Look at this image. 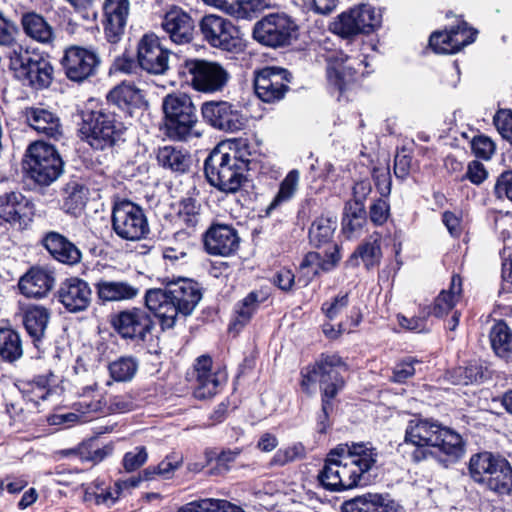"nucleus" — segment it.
Listing matches in <instances>:
<instances>
[{"label": "nucleus", "instance_id": "obj_1", "mask_svg": "<svg viewBox=\"0 0 512 512\" xmlns=\"http://www.w3.org/2000/svg\"><path fill=\"white\" fill-rule=\"evenodd\" d=\"M378 452L369 442L339 444L327 454L317 479L331 492L353 489L377 463Z\"/></svg>", "mask_w": 512, "mask_h": 512}, {"label": "nucleus", "instance_id": "obj_2", "mask_svg": "<svg viewBox=\"0 0 512 512\" xmlns=\"http://www.w3.org/2000/svg\"><path fill=\"white\" fill-rule=\"evenodd\" d=\"M202 298L198 283L181 279L169 283L164 289H151L145 294L146 307L159 319L163 329L175 325L179 315L192 314Z\"/></svg>", "mask_w": 512, "mask_h": 512}, {"label": "nucleus", "instance_id": "obj_3", "mask_svg": "<svg viewBox=\"0 0 512 512\" xmlns=\"http://www.w3.org/2000/svg\"><path fill=\"white\" fill-rule=\"evenodd\" d=\"M409 445L436 447L451 460H457L465 451L460 434L442 426L437 421L420 418L408 422L403 446L408 447Z\"/></svg>", "mask_w": 512, "mask_h": 512}, {"label": "nucleus", "instance_id": "obj_4", "mask_svg": "<svg viewBox=\"0 0 512 512\" xmlns=\"http://www.w3.org/2000/svg\"><path fill=\"white\" fill-rule=\"evenodd\" d=\"M346 371L345 363L336 354H322L313 366H308L301 371V388L306 393H310L311 385L319 381L325 417L327 410L330 409V400L344 387L342 373Z\"/></svg>", "mask_w": 512, "mask_h": 512}, {"label": "nucleus", "instance_id": "obj_5", "mask_svg": "<svg viewBox=\"0 0 512 512\" xmlns=\"http://www.w3.org/2000/svg\"><path fill=\"white\" fill-rule=\"evenodd\" d=\"M245 164L235 153L224 152L222 147L214 148L204 162L207 181L225 193L237 192L245 177Z\"/></svg>", "mask_w": 512, "mask_h": 512}, {"label": "nucleus", "instance_id": "obj_6", "mask_svg": "<svg viewBox=\"0 0 512 512\" xmlns=\"http://www.w3.org/2000/svg\"><path fill=\"white\" fill-rule=\"evenodd\" d=\"M469 473L475 482L484 484L489 490L505 495L512 492V468L501 455L481 452L469 461Z\"/></svg>", "mask_w": 512, "mask_h": 512}, {"label": "nucleus", "instance_id": "obj_7", "mask_svg": "<svg viewBox=\"0 0 512 512\" xmlns=\"http://www.w3.org/2000/svg\"><path fill=\"white\" fill-rule=\"evenodd\" d=\"M165 128L172 140L186 141L201 134L195 130L198 122L196 108L186 94H169L163 100Z\"/></svg>", "mask_w": 512, "mask_h": 512}, {"label": "nucleus", "instance_id": "obj_8", "mask_svg": "<svg viewBox=\"0 0 512 512\" xmlns=\"http://www.w3.org/2000/svg\"><path fill=\"white\" fill-rule=\"evenodd\" d=\"M317 60L326 63L328 83L339 91L346 89L356 79L363 61L347 56L329 38L322 40L316 49Z\"/></svg>", "mask_w": 512, "mask_h": 512}, {"label": "nucleus", "instance_id": "obj_9", "mask_svg": "<svg viewBox=\"0 0 512 512\" xmlns=\"http://www.w3.org/2000/svg\"><path fill=\"white\" fill-rule=\"evenodd\" d=\"M183 82L203 93L221 92L229 82V72L218 62L188 59L179 68Z\"/></svg>", "mask_w": 512, "mask_h": 512}, {"label": "nucleus", "instance_id": "obj_10", "mask_svg": "<svg viewBox=\"0 0 512 512\" xmlns=\"http://www.w3.org/2000/svg\"><path fill=\"white\" fill-rule=\"evenodd\" d=\"M64 162L54 146L42 141L29 145L24 161L27 176L41 186H48L63 173Z\"/></svg>", "mask_w": 512, "mask_h": 512}, {"label": "nucleus", "instance_id": "obj_11", "mask_svg": "<svg viewBox=\"0 0 512 512\" xmlns=\"http://www.w3.org/2000/svg\"><path fill=\"white\" fill-rule=\"evenodd\" d=\"M9 67L20 81L34 89L47 88L53 79L51 63L40 55H31L22 46L10 51Z\"/></svg>", "mask_w": 512, "mask_h": 512}, {"label": "nucleus", "instance_id": "obj_12", "mask_svg": "<svg viewBox=\"0 0 512 512\" xmlns=\"http://www.w3.org/2000/svg\"><path fill=\"white\" fill-rule=\"evenodd\" d=\"M253 37L268 47L288 46L297 37V25L285 13H271L255 24Z\"/></svg>", "mask_w": 512, "mask_h": 512}, {"label": "nucleus", "instance_id": "obj_13", "mask_svg": "<svg viewBox=\"0 0 512 512\" xmlns=\"http://www.w3.org/2000/svg\"><path fill=\"white\" fill-rule=\"evenodd\" d=\"M193 395L205 400L220 392L227 381V373L219 366H214L209 355H201L193 364L191 375Z\"/></svg>", "mask_w": 512, "mask_h": 512}, {"label": "nucleus", "instance_id": "obj_14", "mask_svg": "<svg viewBox=\"0 0 512 512\" xmlns=\"http://www.w3.org/2000/svg\"><path fill=\"white\" fill-rule=\"evenodd\" d=\"M199 26L203 38L211 46L228 52L242 50L240 32L230 20L210 14L202 18Z\"/></svg>", "mask_w": 512, "mask_h": 512}, {"label": "nucleus", "instance_id": "obj_15", "mask_svg": "<svg viewBox=\"0 0 512 512\" xmlns=\"http://www.w3.org/2000/svg\"><path fill=\"white\" fill-rule=\"evenodd\" d=\"M79 133L91 147L102 150L116 141L117 131L108 115L89 111L82 115Z\"/></svg>", "mask_w": 512, "mask_h": 512}, {"label": "nucleus", "instance_id": "obj_16", "mask_svg": "<svg viewBox=\"0 0 512 512\" xmlns=\"http://www.w3.org/2000/svg\"><path fill=\"white\" fill-rule=\"evenodd\" d=\"M100 63V56L95 50L76 45L66 48L61 59L65 75L74 82H82L95 75Z\"/></svg>", "mask_w": 512, "mask_h": 512}, {"label": "nucleus", "instance_id": "obj_17", "mask_svg": "<svg viewBox=\"0 0 512 512\" xmlns=\"http://www.w3.org/2000/svg\"><path fill=\"white\" fill-rule=\"evenodd\" d=\"M203 119L212 127L237 132L245 127L246 121L241 112L227 101H208L201 107Z\"/></svg>", "mask_w": 512, "mask_h": 512}, {"label": "nucleus", "instance_id": "obj_18", "mask_svg": "<svg viewBox=\"0 0 512 512\" xmlns=\"http://www.w3.org/2000/svg\"><path fill=\"white\" fill-rule=\"evenodd\" d=\"M170 51L164 48L157 35L145 34L138 43L137 60L151 74H164L169 68Z\"/></svg>", "mask_w": 512, "mask_h": 512}, {"label": "nucleus", "instance_id": "obj_19", "mask_svg": "<svg viewBox=\"0 0 512 512\" xmlns=\"http://www.w3.org/2000/svg\"><path fill=\"white\" fill-rule=\"evenodd\" d=\"M289 72L279 67H266L255 77V93L263 102L281 100L288 90Z\"/></svg>", "mask_w": 512, "mask_h": 512}, {"label": "nucleus", "instance_id": "obj_20", "mask_svg": "<svg viewBox=\"0 0 512 512\" xmlns=\"http://www.w3.org/2000/svg\"><path fill=\"white\" fill-rule=\"evenodd\" d=\"M240 237L235 228L226 224H214L204 234V247L208 254L227 257L239 248Z\"/></svg>", "mask_w": 512, "mask_h": 512}, {"label": "nucleus", "instance_id": "obj_21", "mask_svg": "<svg viewBox=\"0 0 512 512\" xmlns=\"http://www.w3.org/2000/svg\"><path fill=\"white\" fill-rule=\"evenodd\" d=\"M34 216V204L19 192L0 196V219L11 225L26 226Z\"/></svg>", "mask_w": 512, "mask_h": 512}, {"label": "nucleus", "instance_id": "obj_22", "mask_svg": "<svg viewBox=\"0 0 512 512\" xmlns=\"http://www.w3.org/2000/svg\"><path fill=\"white\" fill-rule=\"evenodd\" d=\"M91 294L86 281L72 277L61 283L57 297L69 312L76 313L87 309L91 302Z\"/></svg>", "mask_w": 512, "mask_h": 512}, {"label": "nucleus", "instance_id": "obj_23", "mask_svg": "<svg viewBox=\"0 0 512 512\" xmlns=\"http://www.w3.org/2000/svg\"><path fill=\"white\" fill-rule=\"evenodd\" d=\"M105 35L109 43H118L125 34L128 0H105Z\"/></svg>", "mask_w": 512, "mask_h": 512}, {"label": "nucleus", "instance_id": "obj_24", "mask_svg": "<svg viewBox=\"0 0 512 512\" xmlns=\"http://www.w3.org/2000/svg\"><path fill=\"white\" fill-rule=\"evenodd\" d=\"M399 506L388 495L365 493L345 501L342 512H398Z\"/></svg>", "mask_w": 512, "mask_h": 512}, {"label": "nucleus", "instance_id": "obj_25", "mask_svg": "<svg viewBox=\"0 0 512 512\" xmlns=\"http://www.w3.org/2000/svg\"><path fill=\"white\" fill-rule=\"evenodd\" d=\"M54 284L53 272L41 267H32L20 278L18 285L21 293L26 297L42 298L51 291Z\"/></svg>", "mask_w": 512, "mask_h": 512}, {"label": "nucleus", "instance_id": "obj_26", "mask_svg": "<svg viewBox=\"0 0 512 512\" xmlns=\"http://www.w3.org/2000/svg\"><path fill=\"white\" fill-rule=\"evenodd\" d=\"M161 26L171 41L176 44H185L192 40L194 22L187 13L180 9L175 8L167 12Z\"/></svg>", "mask_w": 512, "mask_h": 512}, {"label": "nucleus", "instance_id": "obj_27", "mask_svg": "<svg viewBox=\"0 0 512 512\" xmlns=\"http://www.w3.org/2000/svg\"><path fill=\"white\" fill-rule=\"evenodd\" d=\"M22 113L27 124L38 133L53 139L62 135L60 119L51 111L41 107H27Z\"/></svg>", "mask_w": 512, "mask_h": 512}, {"label": "nucleus", "instance_id": "obj_28", "mask_svg": "<svg viewBox=\"0 0 512 512\" xmlns=\"http://www.w3.org/2000/svg\"><path fill=\"white\" fill-rule=\"evenodd\" d=\"M43 245L56 260L62 263L75 264L80 261L79 249L57 232L47 233L43 239Z\"/></svg>", "mask_w": 512, "mask_h": 512}, {"label": "nucleus", "instance_id": "obj_29", "mask_svg": "<svg viewBox=\"0 0 512 512\" xmlns=\"http://www.w3.org/2000/svg\"><path fill=\"white\" fill-rule=\"evenodd\" d=\"M50 317L49 309L40 305L29 306L23 312L24 327L36 347L45 335Z\"/></svg>", "mask_w": 512, "mask_h": 512}, {"label": "nucleus", "instance_id": "obj_30", "mask_svg": "<svg viewBox=\"0 0 512 512\" xmlns=\"http://www.w3.org/2000/svg\"><path fill=\"white\" fill-rule=\"evenodd\" d=\"M157 162L172 173L184 174L189 171L192 158L186 150L168 145L158 149Z\"/></svg>", "mask_w": 512, "mask_h": 512}, {"label": "nucleus", "instance_id": "obj_31", "mask_svg": "<svg viewBox=\"0 0 512 512\" xmlns=\"http://www.w3.org/2000/svg\"><path fill=\"white\" fill-rule=\"evenodd\" d=\"M21 24L24 32L31 39L41 44H52L55 39L51 25L40 14L30 12L22 16Z\"/></svg>", "mask_w": 512, "mask_h": 512}, {"label": "nucleus", "instance_id": "obj_32", "mask_svg": "<svg viewBox=\"0 0 512 512\" xmlns=\"http://www.w3.org/2000/svg\"><path fill=\"white\" fill-rule=\"evenodd\" d=\"M489 340L497 357L507 363L512 362V330L504 321H498L491 327Z\"/></svg>", "mask_w": 512, "mask_h": 512}, {"label": "nucleus", "instance_id": "obj_33", "mask_svg": "<svg viewBox=\"0 0 512 512\" xmlns=\"http://www.w3.org/2000/svg\"><path fill=\"white\" fill-rule=\"evenodd\" d=\"M341 260L340 249L337 244H333L332 250L326 251L322 256L319 252H308L303 258L300 268H311L313 275H318L320 272H329L336 268Z\"/></svg>", "mask_w": 512, "mask_h": 512}, {"label": "nucleus", "instance_id": "obj_34", "mask_svg": "<svg viewBox=\"0 0 512 512\" xmlns=\"http://www.w3.org/2000/svg\"><path fill=\"white\" fill-rule=\"evenodd\" d=\"M122 493L121 482L117 481L113 486H106L102 481H95L85 489V500H94L96 504L111 506Z\"/></svg>", "mask_w": 512, "mask_h": 512}, {"label": "nucleus", "instance_id": "obj_35", "mask_svg": "<svg viewBox=\"0 0 512 512\" xmlns=\"http://www.w3.org/2000/svg\"><path fill=\"white\" fill-rule=\"evenodd\" d=\"M336 228L337 221L335 218L324 216L316 218L309 228L310 243L318 248L331 243Z\"/></svg>", "mask_w": 512, "mask_h": 512}, {"label": "nucleus", "instance_id": "obj_36", "mask_svg": "<svg viewBox=\"0 0 512 512\" xmlns=\"http://www.w3.org/2000/svg\"><path fill=\"white\" fill-rule=\"evenodd\" d=\"M462 293V280L460 276H453L449 290H443L435 299L432 314L436 317L446 315L459 301Z\"/></svg>", "mask_w": 512, "mask_h": 512}, {"label": "nucleus", "instance_id": "obj_37", "mask_svg": "<svg viewBox=\"0 0 512 512\" xmlns=\"http://www.w3.org/2000/svg\"><path fill=\"white\" fill-rule=\"evenodd\" d=\"M86 200L87 190L82 184L75 181L66 184L62 208L67 214L79 216L85 207Z\"/></svg>", "mask_w": 512, "mask_h": 512}, {"label": "nucleus", "instance_id": "obj_38", "mask_svg": "<svg viewBox=\"0 0 512 512\" xmlns=\"http://www.w3.org/2000/svg\"><path fill=\"white\" fill-rule=\"evenodd\" d=\"M177 512H244V510L226 500L206 498L189 502Z\"/></svg>", "mask_w": 512, "mask_h": 512}, {"label": "nucleus", "instance_id": "obj_39", "mask_svg": "<svg viewBox=\"0 0 512 512\" xmlns=\"http://www.w3.org/2000/svg\"><path fill=\"white\" fill-rule=\"evenodd\" d=\"M366 222V210L363 203L347 202L342 218V231L348 237L359 231Z\"/></svg>", "mask_w": 512, "mask_h": 512}, {"label": "nucleus", "instance_id": "obj_40", "mask_svg": "<svg viewBox=\"0 0 512 512\" xmlns=\"http://www.w3.org/2000/svg\"><path fill=\"white\" fill-rule=\"evenodd\" d=\"M485 368L480 360H471L464 366L452 370L451 381L456 385H469L482 381Z\"/></svg>", "mask_w": 512, "mask_h": 512}, {"label": "nucleus", "instance_id": "obj_41", "mask_svg": "<svg viewBox=\"0 0 512 512\" xmlns=\"http://www.w3.org/2000/svg\"><path fill=\"white\" fill-rule=\"evenodd\" d=\"M23 354L22 341L18 332L12 329H0V356L3 360L14 362Z\"/></svg>", "mask_w": 512, "mask_h": 512}, {"label": "nucleus", "instance_id": "obj_42", "mask_svg": "<svg viewBox=\"0 0 512 512\" xmlns=\"http://www.w3.org/2000/svg\"><path fill=\"white\" fill-rule=\"evenodd\" d=\"M300 173L298 170H291L286 177L280 183L279 191L275 195L272 202L269 204L266 210V214H270L272 210L280 206L281 204L291 200L299 185Z\"/></svg>", "mask_w": 512, "mask_h": 512}, {"label": "nucleus", "instance_id": "obj_43", "mask_svg": "<svg viewBox=\"0 0 512 512\" xmlns=\"http://www.w3.org/2000/svg\"><path fill=\"white\" fill-rule=\"evenodd\" d=\"M354 12L360 33H369L381 25V10L370 4L356 6Z\"/></svg>", "mask_w": 512, "mask_h": 512}, {"label": "nucleus", "instance_id": "obj_44", "mask_svg": "<svg viewBox=\"0 0 512 512\" xmlns=\"http://www.w3.org/2000/svg\"><path fill=\"white\" fill-rule=\"evenodd\" d=\"M152 328L153 322L146 311L140 308L130 310V340L145 341Z\"/></svg>", "mask_w": 512, "mask_h": 512}, {"label": "nucleus", "instance_id": "obj_45", "mask_svg": "<svg viewBox=\"0 0 512 512\" xmlns=\"http://www.w3.org/2000/svg\"><path fill=\"white\" fill-rule=\"evenodd\" d=\"M263 299H259L257 292H250L235 306V320L233 326H244L248 323Z\"/></svg>", "mask_w": 512, "mask_h": 512}, {"label": "nucleus", "instance_id": "obj_46", "mask_svg": "<svg viewBox=\"0 0 512 512\" xmlns=\"http://www.w3.org/2000/svg\"><path fill=\"white\" fill-rule=\"evenodd\" d=\"M270 6L271 0H233L228 13L237 18H251Z\"/></svg>", "mask_w": 512, "mask_h": 512}, {"label": "nucleus", "instance_id": "obj_47", "mask_svg": "<svg viewBox=\"0 0 512 512\" xmlns=\"http://www.w3.org/2000/svg\"><path fill=\"white\" fill-rule=\"evenodd\" d=\"M97 295L102 301H120L128 297L125 282L101 280L96 284Z\"/></svg>", "mask_w": 512, "mask_h": 512}, {"label": "nucleus", "instance_id": "obj_48", "mask_svg": "<svg viewBox=\"0 0 512 512\" xmlns=\"http://www.w3.org/2000/svg\"><path fill=\"white\" fill-rule=\"evenodd\" d=\"M354 8L340 14L337 19L331 23L330 30L341 38H349L360 33Z\"/></svg>", "mask_w": 512, "mask_h": 512}, {"label": "nucleus", "instance_id": "obj_49", "mask_svg": "<svg viewBox=\"0 0 512 512\" xmlns=\"http://www.w3.org/2000/svg\"><path fill=\"white\" fill-rule=\"evenodd\" d=\"M149 233V226L143 210L130 202V242H136Z\"/></svg>", "mask_w": 512, "mask_h": 512}, {"label": "nucleus", "instance_id": "obj_50", "mask_svg": "<svg viewBox=\"0 0 512 512\" xmlns=\"http://www.w3.org/2000/svg\"><path fill=\"white\" fill-rule=\"evenodd\" d=\"M353 256H359L368 269L377 265L381 258L379 237H371L368 241L360 245Z\"/></svg>", "mask_w": 512, "mask_h": 512}, {"label": "nucleus", "instance_id": "obj_51", "mask_svg": "<svg viewBox=\"0 0 512 512\" xmlns=\"http://www.w3.org/2000/svg\"><path fill=\"white\" fill-rule=\"evenodd\" d=\"M128 200L122 199L115 202L112 211L113 231L122 239H128Z\"/></svg>", "mask_w": 512, "mask_h": 512}, {"label": "nucleus", "instance_id": "obj_52", "mask_svg": "<svg viewBox=\"0 0 512 512\" xmlns=\"http://www.w3.org/2000/svg\"><path fill=\"white\" fill-rule=\"evenodd\" d=\"M451 37L450 41L454 45L455 52L457 53L463 47L471 44L475 41L477 31L471 27L465 21H460L456 26L450 28ZM449 39V37H446Z\"/></svg>", "mask_w": 512, "mask_h": 512}, {"label": "nucleus", "instance_id": "obj_53", "mask_svg": "<svg viewBox=\"0 0 512 512\" xmlns=\"http://www.w3.org/2000/svg\"><path fill=\"white\" fill-rule=\"evenodd\" d=\"M200 205L193 198H185L180 203L179 217L188 228H194L199 221Z\"/></svg>", "mask_w": 512, "mask_h": 512}, {"label": "nucleus", "instance_id": "obj_54", "mask_svg": "<svg viewBox=\"0 0 512 512\" xmlns=\"http://www.w3.org/2000/svg\"><path fill=\"white\" fill-rule=\"evenodd\" d=\"M446 37H451V30L446 31H436L431 34L429 39V46L433 49L434 52L439 54H453L456 53L454 49V45L450 39H446Z\"/></svg>", "mask_w": 512, "mask_h": 512}, {"label": "nucleus", "instance_id": "obj_55", "mask_svg": "<svg viewBox=\"0 0 512 512\" xmlns=\"http://www.w3.org/2000/svg\"><path fill=\"white\" fill-rule=\"evenodd\" d=\"M493 123L501 136L512 145V111L500 109L493 118Z\"/></svg>", "mask_w": 512, "mask_h": 512}, {"label": "nucleus", "instance_id": "obj_56", "mask_svg": "<svg viewBox=\"0 0 512 512\" xmlns=\"http://www.w3.org/2000/svg\"><path fill=\"white\" fill-rule=\"evenodd\" d=\"M471 149L477 158L489 160L495 152V144L489 137L478 135L472 139Z\"/></svg>", "mask_w": 512, "mask_h": 512}, {"label": "nucleus", "instance_id": "obj_57", "mask_svg": "<svg viewBox=\"0 0 512 512\" xmlns=\"http://www.w3.org/2000/svg\"><path fill=\"white\" fill-rule=\"evenodd\" d=\"M17 27L0 13V45L11 47L19 46L16 43Z\"/></svg>", "mask_w": 512, "mask_h": 512}, {"label": "nucleus", "instance_id": "obj_58", "mask_svg": "<svg viewBox=\"0 0 512 512\" xmlns=\"http://www.w3.org/2000/svg\"><path fill=\"white\" fill-rule=\"evenodd\" d=\"M488 177V171L483 163L473 160L468 163L466 172L461 181L468 180L474 185H481Z\"/></svg>", "mask_w": 512, "mask_h": 512}, {"label": "nucleus", "instance_id": "obj_59", "mask_svg": "<svg viewBox=\"0 0 512 512\" xmlns=\"http://www.w3.org/2000/svg\"><path fill=\"white\" fill-rule=\"evenodd\" d=\"M372 177L380 195L387 197L391 192V175L389 167H375L372 172Z\"/></svg>", "mask_w": 512, "mask_h": 512}, {"label": "nucleus", "instance_id": "obj_60", "mask_svg": "<svg viewBox=\"0 0 512 512\" xmlns=\"http://www.w3.org/2000/svg\"><path fill=\"white\" fill-rule=\"evenodd\" d=\"M107 100L124 114L128 113V86L124 81L109 92Z\"/></svg>", "mask_w": 512, "mask_h": 512}, {"label": "nucleus", "instance_id": "obj_61", "mask_svg": "<svg viewBox=\"0 0 512 512\" xmlns=\"http://www.w3.org/2000/svg\"><path fill=\"white\" fill-rule=\"evenodd\" d=\"M349 304V294L339 293L331 302L322 305V311L330 320L335 319Z\"/></svg>", "mask_w": 512, "mask_h": 512}, {"label": "nucleus", "instance_id": "obj_62", "mask_svg": "<svg viewBox=\"0 0 512 512\" xmlns=\"http://www.w3.org/2000/svg\"><path fill=\"white\" fill-rule=\"evenodd\" d=\"M390 214V205L386 199L379 198L370 206L369 218L375 225L384 224Z\"/></svg>", "mask_w": 512, "mask_h": 512}, {"label": "nucleus", "instance_id": "obj_63", "mask_svg": "<svg viewBox=\"0 0 512 512\" xmlns=\"http://www.w3.org/2000/svg\"><path fill=\"white\" fill-rule=\"evenodd\" d=\"M304 448L301 445H294L284 449H279L273 456L271 463L283 466L292 462L303 455Z\"/></svg>", "mask_w": 512, "mask_h": 512}, {"label": "nucleus", "instance_id": "obj_64", "mask_svg": "<svg viewBox=\"0 0 512 512\" xmlns=\"http://www.w3.org/2000/svg\"><path fill=\"white\" fill-rule=\"evenodd\" d=\"M494 191L498 198H507L512 202V170L504 171L498 176Z\"/></svg>", "mask_w": 512, "mask_h": 512}]
</instances>
